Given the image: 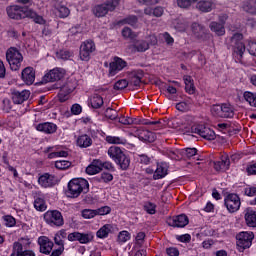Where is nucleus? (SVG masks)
<instances>
[{
  "label": "nucleus",
  "instance_id": "nucleus-47",
  "mask_svg": "<svg viewBox=\"0 0 256 256\" xmlns=\"http://www.w3.org/2000/svg\"><path fill=\"white\" fill-rule=\"evenodd\" d=\"M34 207L37 211H45V209H47V205H45V200H43V198H36Z\"/></svg>",
  "mask_w": 256,
  "mask_h": 256
},
{
  "label": "nucleus",
  "instance_id": "nucleus-24",
  "mask_svg": "<svg viewBox=\"0 0 256 256\" xmlns=\"http://www.w3.org/2000/svg\"><path fill=\"white\" fill-rule=\"evenodd\" d=\"M38 243L40 245V251L44 253V255H49V253L53 251V242L49 240L47 236H41L38 239Z\"/></svg>",
  "mask_w": 256,
  "mask_h": 256
},
{
  "label": "nucleus",
  "instance_id": "nucleus-34",
  "mask_svg": "<svg viewBox=\"0 0 256 256\" xmlns=\"http://www.w3.org/2000/svg\"><path fill=\"white\" fill-rule=\"evenodd\" d=\"M243 9L250 15H256V0H247L243 3Z\"/></svg>",
  "mask_w": 256,
  "mask_h": 256
},
{
  "label": "nucleus",
  "instance_id": "nucleus-44",
  "mask_svg": "<svg viewBox=\"0 0 256 256\" xmlns=\"http://www.w3.org/2000/svg\"><path fill=\"white\" fill-rule=\"evenodd\" d=\"M79 243L82 245H87V243H91L93 241V234L92 233H80L78 238Z\"/></svg>",
  "mask_w": 256,
  "mask_h": 256
},
{
  "label": "nucleus",
  "instance_id": "nucleus-55",
  "mask_svg": "<svg viewBox=\"0 0 256 256\" xmlns=\"http://www.w3.org/2000/svg\"><path fill=\"white\" fill-rule=\"evenodd\" d=\"M36 129H57V125L51 122H44V123L38 124Z\"/></svg>",
  "mask_w": 256,
  "mask_h": 256
},
{
  "label": "nucleus",
  "instance_id": "nucleus-58",
  "mask_svg": "<svg viewBox=\"0 0 256 256\" xmlns=\"http://www.w3.org/2000/svg\"><path fill=\"white\" fill-rule=\"evenodd\" d=\"M23 241H25V239H21L18 242L14 243V253H22L23 252Z\"/></svg>",
  "mask_w": 256,
  "mask_h": 256
},
{
  "label": "nucleus",
  "instance_id": "nucleus-56",
  "mask_svg": "<svg viewBox=\"0 0 256 256\" xmlns=\"http://www.w3.org/2000/svg\"><path fill=\"white\" fill-rule=\"evenodd\" d=\"M97 215H109L111 213V208L109 206H103L95 210Z\"/></svg>",
  "mask_w": 256,
  "mask_h": 256
},
{
  "label": "nucleus",
  "instance_id": "nucleus-10",
  "mask_svg": "<svg viewBox=\"0 0 256 256\" xmlns=\"http://www.w3.org/2000/svg\"><path fill=\"white\" fill-rule=\"evenodd\" d=\"M224 205L229 213H236L241 207V198L237 194H228L224 199Z\"/></svg>",
  "mask_w": 256,
  "mask_h": 256
},
{
  "label": "nucleus",
  "instance_id": "nucleus-29",
  "mask_svg": "<svg viewBox=\"0 0 256 256\" xmlns=\"http://www.w3.org/2000/svg\"><path fill=\"white\" fill-rule=\"evenodd\" d=\"M196 8L202 13H211L213 11V0H200Z\"/></svg>",
  "mask_w": 256,
  "mask_h": 256
},
{
  "label": "nucleus",
  "instance_id": "nucleus-15",
  "mask_svg": "<svg viewBox=\"0 0 256 256\" xmlns=\"http://www.w3.org/2000/svg\"><path fill=\"white\" fill-rule=\"evenodd\" d=\"M184 129H207V125L193 116H186L182 122Z\"/></svg>",
  "mask_w": 256,
  "mask_h": 256
},
{
  "label": "nucleus",
  "instance_id": "nucleus-26",
  "mask_svg": "<svg viewBox=\"0 0 256 256\" xmlns=\"http://www.w3.org/2000/svg\"><path fill=\"white\" fill-rule=\"evenodd\" d=\"M231 165L229 156L223 155L220 161L214 162L215 171H227Z\"/></svg>",
  "mask_w": 256,
  "mask_h": 256
},
{
  "label": "nucleus",
  "instance_id": "nucleus-42",
  "mask_svg": "<svg viewBox=\"0 0 256 256\" xmlns=\"http://www.w3.org/2000/svg\"><path fill=\"white\" fill-rule=\"evenodd\" d=\"M56 57L63 61H67V59H71V57H73V52L71 50L63 49L56 53Z\"/></svg>",
  "mask_w": 256,
  "mask_h": 256
},
{
  "label": "nucleus",
  "instance_id": "nucleus-1",
  "mask_svg": "<svg viewBox=\"0 0 256 256\" xmlns=\"http://www.w3.org/2000/svg\"><path fill=\"white\" fill-rule=\"evenodd\" d=\"M88 191L89 182L83 178H75L68 183L66 195L71 199H76V197H79V195L87 193Z\"/></svg>",
  "mask_w": 256,
  "mask_h": 256
},
{
  "label": "nucleus",
  "instance_id": "nucleus-28",
  "mask_svg": "<svg viewBox=\"0 0 256 256\" xmlns=\"http://www.w3.org/2000/svg\"><path fill=\"white\" fill-rule=\"evenodd\" d=\"M245 221H246V225H248V227H256V211L251 209V208H247L245 210Z\"/></svg>",
  "mask_w": 256,
  "mask_h": 256
},
{
  "label": "nucleus",
  "instance_id": "nucleus-48",
  "mask_svg": "<svg viewBox=\"0 0 256 256\" xmlns=\"http://www.w3.org/2000/svg\"><path fill=\"white\" fill-rule=\"evenodd\" d=\"M129 239H131V233H129L128 231L124 230L118 234V243H127Z\"/></svg>",
  "mask_w": 256,
  "mask_h": 256
},
{
  "label": "nucleus",
  "instance_id": "nucleus-60",
  "mask_svg": "<svg viewBox=\"0 0 256 256\" xmlns=\"http://www.w3.org/2000/svg\"><path fill=\"white\" fill-rule=\"evenodd\" d=\"M163 39L166 41L167 45H173L175 43V39L172 38L169 32H164L162 34Z\"/></svg>",
  "mask_w": 256,
  "mask_h": 256
},
{
  "label": "nucleus",
  "instance_id": "nucleus-21",
  "mask_svg": "<svg viewBox=\"0 0 256 256\" xmlns=\"http://www.w3.org/2000/svg\"><path fill=\"white\" fill-rule=\"evenodd\" d=\"M167 223L170 225V227L183 228L186 227V225H189V218L187 215L182 214L173 218H168Z\"/></svg>",
  "mask_w": 256,
  "mask_h": 256
},
{
  "label": "nucleus",
  "instance_id": "nucleus-14",
  "mask_svg": "<svg viewBox=\"0 0 256 256\" xmlns=\"http://www.w3.org/2000/svg\"><path fill=\"white\" fill-rule=\"evenodd\" d=\"M127 67V62L119 57H114L113 61L109 64V77H115L119 71H123Z\"/></svg>",
  "mask_w": 256,
  "mask_h": 256
},
{
  "label": "nucleus",
  "instance_id": "nucleus-53",
  "mask_svg": "<svg viewBox=\"0 0 256 256\" xmlns=\"http://www.w3.org/2000/svg\"><path fill=\"white\" fill-rule=\"evenodd\" d=\"M181 153L188 159H191V157H195V155H197V150L196 148H186L182 150Z\"/></svg>",
  "mask_w": 256,
  "mask_h": 256
},
{
  "label": "nucleus",
  "instance_id": "nucleus-64",
  "mask_svg": "<svg viewBox=\"0 0 256 256\" xmlns=\"http://www.w3.org/2000/svg\"><path fill=\"white\" fill-rule=\"evenodd\" d=\"M168 256H179V250L175 247H170L166 249Z\"/></svg>",
  "mask_w": 256,
  "mask_h": 256
},
{
  "label": "nucleus",
  "instance_id": "nucleus-11",
  "mask_svg": "<svg viewBox=\"0 0 256 256\" xmlns=\"http://www.w3.org/2000/svg\"><path fill=\"white\" fill-rule=\"evenodd\" d=\"M237 246L240 249H249L251 245H253V239H255V235L253 232H240L236 236Z\"/></svg>",
  "mask_w": 256,
  "mask_h": 256
},
{
  "label": "nucleus",
  "instance_id": "nucleus-31",
  "mask_svg": "<svg viewBox=\"0 0 256 256\" xmlns=\"http://www.w3.org/2000/svg\"><path fill=\"white\" fill-rule=\"evenodd\" d=\"M109 233H113V225L112 224H106L102 226L96 233L97 237L99 239H105L109 237Z\"/></svg>",
  "mask_w": 256,
  "mask_h": 256
},
{
  "label": "nucleus",
  "instance_id": "nucleus-22",
  "mask_svg": "<svg viewBox=\"0 0 256 256\" xmlns=\"http://www.w3.org/2000/svg\"><path fill=\"white\" fill-rule=\"evenodd\" d=\"M168 171H169V165L167 163L165 162L158 163L156 170L154 171V174H153V179L157 181L159 179H163L167 177Z\"/></svg>",
  "mask_w": 256,
  "mask_h": 256
},
{
  "label": "nucleus",
  "instance_id": "nucleus-2",
  "mask_svg": "<svg viewBox=\"0 0 256 256\" xmlns=\"http://www.w3.org/2000/svg\"><path fill=\"white\" fill-rule=\"evenodd\" d=\"M119 123L122 125H155L157 129H167L171 128L170 123L167 120L151 121V120H141L139 118L130 117H120L118 119Z\"/></svg>",
  "mask_w": 256,
  "mask_h": 256
},
{
  "label": "nucleus",
  "instance_id": "nucleus-30",
  "mask_svg": "<svg viewBox=\"0 0 256 256\" xmlns=\"http://www.w3.org/2000/svg\"><path fill=\"white\" fill-rule=\"evenodd\" d=\"M77 88V83L75 80H67L64 85L60 88L59 95H63V93H66V95H69V93H73L75 89Z\"/></svg>",
  "mask_w": 256,
  "mask_h": 256
},
{
  "label": "nucleus",
  "instance_id": "nucleus-39",
  "mask_svg": "<svg viewBox=\"0 0 256 256\" xmlns=\"http://www.w3.org/2000/svg\"><path fill=\"white\" fill-rule=\"evenodd\" d=\"M91 107L93 109H100V107H103V97L100 95L96 94L90 99Z\"/></svg>",
  "mask_w": 256,
  "mask_h": 256
},
{
  "label": "nucleus",
  "instance_id": "nucleus-19",
  "mask_svg": "<svg viewBox=\"0 0 256 256\" xmlns=\"http://www.w3.org/2000/svg\"><path fill=\"white\" fill-rule=\"evenodd\" d=\"M38 184L44 189H48L57 184V178L53 174L44 173L38 178Z\"/></svg>",
  "mask_w": 256,
  "mask_h": 256
},
{
  "label": "nucleus",
  "instance_id": "nucleus-33",
  "mask_svg": "<svg viewBox=\"0 0 256 256\" xmlns=\"http://www.w3.org/2000/svg\"><path fill=\"white\" fill-rule=\"evenodd\" d=\"M137 23H139V18L135 15H130L118 22V25H130L131 27H137Z\"/></svg>",
  "mask_w": 256,
  "mask_h": 256
},
{
  "label": "nucleus",
  "instance_id": "nucleus-45",
  "mask_svg": "<svg viewBox=\"0 0 256 256\" xmlns=\"http://www.w3.org/2000/svg\"><path fill=\"white\" fill-rule=\"evenodd\" d=\"M127 87H129V81H127L126 79L118 80L114 84L115 91H123V89H127Z\"/></svg>",
  "mask_w": 256,
  "mask_h": 256
},
{
  "label": "nucleus",
  "instance_id": "nucleus-37",
  "mask_svg": "<svg viewBox=\"0 0 256 256\" xmlns=\"http://www.w3.org/2000/svg\"><path fill=\"white\" fill-rule=\"evenodd\" d=\"M133 49L138 53H145L149 49V43L145 40H138L134 43Z\"/></svg>",
  "mask_w": 256,
  "mask_h": 256
},
{
  "label": "nucleus",
  "instance_id": "nucleus-41",
  "mask_svg": "<svg viewBox=\"0 0 256 256\" xmlns=\"http://www.w3.org/2000/svg\"><path fill=\"white\" fill-rule=\"evenodd\" d=\"M55 13L61 19H65V17H69V13H71V11L66 6H57Z\"/></svg>",
  "mask_w": 256,
  "mask_h": 256
},
{
  "label": "nucleus",
  "instance_id": "nucleus-13",
  "mask_svg": "<svg viewBox=\"0 0 256 256\" xmlns=\"http://www.w3.org/2000/svg\"><path fill=\"white\" fill-rule=\"evenodd\" d=\"M65 77V70L61 68H54L46 73L42 79L43 83H55L61 81Z\"/></svg>",
  "mask_w": 256,
  "mask_h": 256
},
{
  "label": "nucleus",
  "instance_id": "nucleus-4",
  "mask_svg": "<svg viewBox=\"0 0 256 256\" xmlns=\"http://www.w3.org/2000/svg\"><path fill=\"white\" fill-rule=\"evenodd\" d=\"M6 60L12 71H19L21 69V63H23V54H21L19 49L11 47L6 51Z\"/></svg>",
  "mask_w": 256,
  "mask_h": 256
},
{
  "label": "nucleus",
  "instance_id": "nucleus-3",
  "mask_svg": "<svg viewBox=\"0 0 256 256\" xmlns=\"http://www.w3.org/2000/svg\"><path fill=\"white\" fill-rule=\"evenodd\" d=\"M108 156L112 161L119 165L121 169H129V165H131V160H129V157H127V155L123 153L121 148L117 146H111L108 149Z\"/></svg>",
  "mask_w": 256,
  "mask_h": 256
},
{
  "label": "nucleus",
  "instance_id": "nucleus-36",
  "mask_svg": "<svg viewBox=\"0 0 256 256\" xmlns=\"http://www.w3.org/2000/svg\"><path fill=\"white\" fill-rule=\"evenodd\" d=\"M210 29H211V31L216 33V35H218V36L225 35V26H223V24H221L219 22H211Z\"/></svg>",
  "mask_w": 256,
  "mask_h": 256
},
{
  "label": "nucleus",
  "instance_id": "nucleus-51",
  "mask_svg": "<svg viewBox=\"0 0 256 256\" xmlns=\"http://www.w3.org/2000/svg\"><path fill=\"white\" fill-rule=\"evenodd\" d=\"M144 209L146 212L149 213V215H155V213L157 212V206L151 202H146L144 205Z\"/></svg>",
  "mask_w": 256,
  "mask_h": 256
},
{
  "label": "nucleus",
  "instance_id": "nucleus-50",
  "mask_svg": "<svg viewBox=\"0 0 256 256\" xmlns=\"http://www.w3.org/2000/svg\"><path fill=\"white\" fill-rule=\"evenodd\" d=\"M105 117H107V119H110L111 121H115V119H117L119 115L117 113V110L112 108H107L105 111Z\"/></svg>",
  "mask_w": 256,
  "mask_h": 256
},
{
  "label": "nucleus",
  "instance_id": "nucleus-43",
  "mask_svg": "<svg viewBox=\"0 0 256 256\" xmlns=\"http://www.w3.org/2000/svg\"><path fill=\"white\" fill-rule=\"evenodd\" d=\"M78 147H90L91 145V138L87 135H82L77 139Z\"/></svg>",
  "mask_w": 256,
  "mask_h": 256
},
{
  "label": "nucleus",
  "instance_id": "nucleus-32",
  "mask_svg": "<svg viewBox=\"0 0 256 256\" xmlns=\"http://www.w3.org/2000/svg\"><path fill=\"white\" fill-rule=\"evenodd\" d=\"M67 237V233L65 230L58 231L54 236V243L58 245V249L65 250V244L63 243V239Z\"/></svg>",
  "mask_w": 256,
  "mask_h": 256
},
{
  "label": "nucleus",
  "instance_id": "nucleus-12",
  "mask_svg": "<svg viewBox=\"0 0 256 256\" xmlns=\"http://www.w3.org/2000/svg\"><path fill=\"white\" fill-rule=\"evenodd\" d=\"M231 44L234 47V53L239 55L240 59L243 57V53H245V43H243V34L235 33L231 37Z\"/></svg>",
  "mask_w": 256,
  "mask_h": 256
},
{
  "label": "nucleus",
  "instance_id": "nucleus-62",
  "mask_svg": "<svg viewBox=\"0 0 256 256\" xmlns=\"http://www.w3.org/2000/svg\"><path fill=\"white\" fill-rule=\"evenodd\" d=\"M244 193L248 197H255L256 196V186L245 188Z\"/></svg>",
  "mask_w": 256,
  "mask_h": 256
},
{
  "label": "nucleus",
  "instance_id": "nucleus-6",
  "mask_svg": "<svg viewBox=\"0 0 256 256\" xmlns=\"http://www.w3.org/2000/svg\"><path fill=\"white\" fill-rule=\"evenodd\" d=\"M119 1L121 0H107L104 4L96 5L93 9V13L96 17H105L109 11H113L117 9V5H119Z\"/></svg>",
  "mask_w": 256,
  "mask_h": 256
},
{
  "label": "nucleus",
  "instance_id": "nucleus-23",
  "mask_svg": "<svg viewBox=\"0 0 256 256\" xmlns=\"http://www.w3.org/2000/svg\"><path fill=\"white\" fill-rule=\"evenodd\" d=\"M21 78L26 85H33L35 83V69L30 66L26 67L22 70Z\"/></svg>",
  "mask_w": 256,
  "mask_h": 256
},
{
  "label": "nucleus",
  "instance_id": "nucleus-17",
  "mask_svg": "<svg viewBox=\"0 0 256 256\" xmlns=\"http://www.w3.org/2000/svg\"><path fill=\"white\" fill-rule=\"evenodd\" d=\"M29 97H31V92L29 90H12L11 92V99L15 105H22V103H25Z\"/></svg>",
  "mask_w": 256,
  "mask_h": 256
},
{
  "label": "nucleus",
  "instance_id": "nucleus-49",
  "mask_svg": "<svg viewBox=\"0 0 256 256\" xmlns=\"http://www.w3.org/2000/svg\"><path fill=\"white\" fill-rule=\"evenodd\" d=\"M81 214L83 219H93L94 217H97L96 211L92 209H84Z\"/></svg>",
  "mask_w": 256,
  "mask_h": 256
},
{
  "label": "nucleus",
  "instance_id": "nucleus-5",
  "mask_svg": "<svg viewBox=\"0 0 256 256\" xmlns=\"http://www.w3.org/2000/svg\"><path fill=\"white\" fill-rule=\"evenodd\" d=\"M211 112L215 117H222L225 119H230L231 117H234L235 115V109L231 104H222V105H214L211 108Z\"/></svg>",
  "mask_w": 256,
  "mask_h": 256
},
{
  "label": "nucleus",
  "instance_id": "nucleus-63",
  "mask_svg": "<svg viewBox=\"0 0 256 256\" xmlns=\"http://www.w3.org/2000/svg\"><path fill=\"white\" fill-rule=\"evenodd\" d=\"M248 52L250 53V55L256 57V42L248 43Z\"/></svg>",
  "mask_w": 256,
  "mask_h": 256
},
{
  "label": "nucleus",
  "instance_id": "nucleus-52",
  "mask_svg": "<svg viewBox=\"0 0 256 256\" xmlns=\"http://www.w3.org/2000/svg\"><path fill=\"white\" fill-rule=\"evenodd\" d=\"M52 151V152H51ZM44 153H49L48 154V159H57L58 154H57V147H47L44 150Z\"/></svg>",
  "mask_w": 256,
  "mask_h": 256
},
{
  "label": "nucleus",
  "instance_id": "nucleus-20",
  "mask_svg": "<svg viewBox=\"0 0 256 256\" xmlns=\"http://www.w3.org/2000/svg\"><path fill=\"white\" fill-rule=\"evenodd\" d=\"M143 77H145L143 70L132 71L129 74L128 85H132L133 87H141V83H143Z\"/></svg>",
  "mask_w": 256,
  "mask_h": 256
},
{
  "label": "nucleus",
  "instance_id": "nucleus-8",
  "mask_svg": "<svg viewBox=\"0 0 256 256\" xmlns=\"http://www.w3.org/2000/svg\"><path fill=\"white\" fill-rule=\"evenodd\" d=\"M44 220L51 227H62L64 223L63 215L57 210L47 211L44 215Z\"/></svg>",
  "mask_w": 256,
  "mask_h": 256
},
{
  "label": "nucleus",
  "instance_id": "nucleus-18",
  "mask_svg": "<svg viewBox=\"0 0 256 256\" xmlns=\"http://www.w3.org/2000/svg\"><path fill=\"white\" fill-rule=\"evenodd\" d=\"M134 137H138L140 141H144V143H153L157 136L155 133L151 132L148 129H138L135 131Z\"/></svg>",
  "mask_w": 256,
  "mask_h": 256
},
{
  "label": "nucleus",
  "instance_id": "nucleus-27",
  "mask_svg": "<svg viewBox=\"0 0 256 256\" xmlns=\"http://www.w3.org/2000/svg\"><path fill=\"white\" fill-rule=\"evenodd\" d=\"M101 160H93L90 165L86 167L87 175H97V173H101Z\"/></svg>",
  "mask_w": 256,
  "mask_h": 256
},
{
  "label": "nucleus",
  "instance_id": "nucleus-54",
  "mask_svg": "<svg viewBox=\"0 0 256 256\" xmlns=\"http://www.w3.org/2000/svg\"><path fill=\"white\" fill-rule=\"evenodd\" d=\"M55 167H56V169H67V168L71 167V162H69L67 160H58L55 163Z\"/></svg>",
  "mask_w": 256,
  "mask_h": 256
},
{
  "label": "nucleus",
  "instance_id": "nucleus-57",
  "mask_svg": "<svg viewBox=\"0 0 256 256\" xmlns=\"http://www.w3.org/2000/svg\"><path fill=\"white\" fill-rule=\"evenodd\" d=\"M100 181L102 183H109L113 181V175L111 173L104 172L101 174Z\"/></svg>",
  "mask_w": 256,
  "mask_h": 256
},
{
  "label": "nucleus",
  "instance_id": "nucleus-35",
  "mask_svg": "<svg viewBox=\"0 0 256 256\" xmlns=\"http://www.w3.org/2000/svg\"><path fill=\"white\" fill-rule=\"evenodd\" d=\"M192 32L198 39H201L205 35V27H203L201 24L194 22L192 24Z\"/></svg>",
  "mask_w": 256,
  "mask_h": 256
},
{
  "label": "nucleus",
  "instance_id": "nucleus-7",
  "mask_svg": "<svg viewBox=\"0 0 256 256\" xmlns=\"http://www.w3.org/2000/svg\"><path fill=\"white\" fill-rule=\"evenodd\" d=\"M96 46L93 40H86L80 46L79 57L81 61H89L91 59V55L95 53Z\"/></svg>",
  "mask_w": 256,
  "mask_h": 256
},
{
  "label": "nucleus",
  "instance_id": "nucleus-25",
  "mask_svg": "<svg viewBox=\"0 0 256 256\" xmlns=\"http://www.w3.org/2000/svg\"><path fill=\"white\" fill-rule=\"evenodd\" d=\"M26 17L28 19H32L34 23H37L38 25H45V19H43V16L37 14L33 9L24 7V19Z\"/></svg>",
  "mask_w": 256,
  "mask_h": 256
},
{
  "label": "nucleus",
  "instance_id": "nucleus-9",
  "mask_svg": "<svg viewBox=\"0 0 256 256\" xmlns=\"http://www.w3.org/2000/svg\"><path fill=\"white\" fill-rule=\"evenodd\" d=\"M183 135H189L190 137H195V135H199L200 137H203V139H207L208 141H213L215 137H217V134H215V131L213 129H192V130H181Z\"/></svg>",
  "mask_w": 256,
  "mask_h": 256
},
{
  "label": "nucleus",
  "instance_id": "nucleus-16",
  "mask_svg": "<svg viewBox=\"0 0 256 256\" xmlns=\"http://www.w3.org/2000/svg\"><path fill=\"white\" fill-rule=\"evenodd\" d=\"M25 7H21L19 5H12L6 8V13L10 19H25Z\"/></svg>",
  "mask_w": 256,
  "mask_h": 256
},
{
  "label": "nucleus",
  "instance_id": "nucleus-61",
  "mask_svg": "<svg viewBox=\"0 0 256 256\" xmlns=\"http://www.w3.org/2000/svg\"><path fill=\"white\" fill-rule=\"evenodd\" d=\"M246 173L248 175H256V163H250L246 167Z\"/></svg>",
  "mask_w": 256,
  "mask_h": 256
},
{
  "label": "nucleus",
  "instance_id": "nucleus-40",
  "mask_svg": "<svg viewBox=\"0 0 256 256\" xmlns=\"http://www.w3.org/2000/svg\"><path fill=\"white\" fill-rule=\"evenodd\" d=\"M244 99L251 107H256V93L246 91L244 92Z\"/></svg>",
  "mask_w": 256,
  "mask_h": 256
},
{
  "label": "nucleus",
  "instance_id": "nucleus-38",
  "mask_svg": "<svg viewBox=\"0 0 256 256\" xmlns=\"http://www.w3.org/2000/svg\"><path fill=\"white\" fill-rule=\"evenodd\" d=\"M106 141L110 145H125L127 143L125 138L119 136H106Z\"/></svg>",
  "mask_w": 256,
  "mask_h": 256
},
{
  "label": "nucleus",
  "instance_id": "nucleus-46",
  "mask_svg": "<svg viewBox=\"0 0 256 256\" xmlns=\"http://www.w3.org/2000/svg\"><path fill=\"white\" fill-rule=\"evenodd\" d=\"M5 227H15L17 225V221L11 215H6L2 217Z\"/></svg>",
  "mask_w": 256,
  "mask_h": 256
},
{
  "label": "nucleus",
  "instance_id": "nucleus-59",
  "mask_svg": "<svg viewBox=\"0 0 256 256\" xmlns=\"http://www.w3.org/2000/svg\"><path fill=\"white\" fill-rule=\"evenodd\" d=\"M176 109L177 111H189V104H187V102H179L176 104Z\"/></svg>",
  "mask_w": 256,
  "mask_h": 256
}]
</instances>
